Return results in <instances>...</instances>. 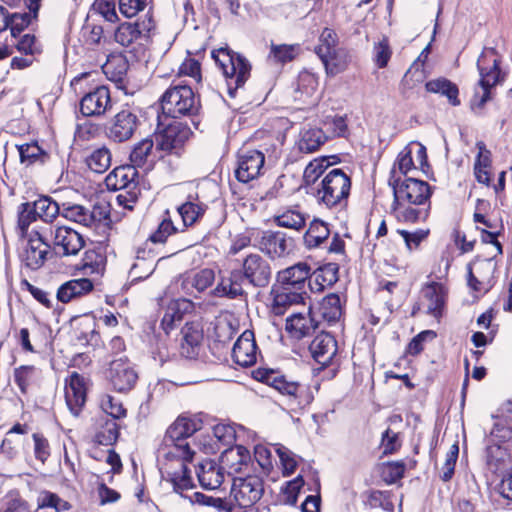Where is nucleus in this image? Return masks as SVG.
I'll use <instances>...</instances> for the list:
<instances>
[{
	"mask_svg": "<svg viewBox=\"0 0 512 512\" xmlns=\"http://www.w3.org/2000/svg\"><path fill=\"white\" fill-rule=\"evenodd\" d=\"M336 48H338L337 33L331 28H324L319 37V44L315 47V53L319 58H327Z\"/></svg>",
	"mask_w": 512,
	"mask_h": 512,
	"instance_id": "obj_47",
	"label": "nucleus"
},
{
	"mask_svg": "<svg viewBox=\"0 0 512 512\" xmlns=\"http://www.w3.org/2000/svg\"><path fill=\"white\" fill-rule=\"evenodd\" d=\"M65 400L70 412L78 416L86 401L84 378L73 372L65 386Z\"/></svg>",
	"mask_w": 512,
	"mask_h": 512,
	"instance_id": "obj_24",
	"label": "nucleus"
},
{
	"mask_svg": "<svg viewBox=\"0 0 512 512\" xmlns=\"http://www.w3.org/2000/svg\"><path fill=\"white\" fill-rule=\"evenodd\" d=\"M421 206L419 208L405 207V204H396L394 200L391 207L398 221L416 223L426 220L429 215L430 203Z\"/></svg>",
	"mask_w": 512,
	"mask_h": 512,
	"instance_id": "obj_38",
	"label": "nucleus"
},
{
	"mask_svg": "<svg viewBox=\"0 0 512 512\" xmlns=\"http://www.w3.org/2000/svg\"><path fill=\"white\" fill-rule=\"evenodd\" d=\"M86 164L95 173H104L111 165V152L106 147L95 149L87 158Z\"/></svg>",
	"mask_w": 512,
	"mask_h": 512,
	"instance_id": "obj_44",
	"label": "nucleus"
},
{
	"mask_svg": "<svg viewBox=\"0 0 512 512\" xmlns=\"http://www.w3.org/2000/svg\"><path fill=\"white\" fill-rule=\"evenodd\" d=\"M320 313L328 322H336L342 315L340 297L337 294L327 295L320 304Z\"/></svg>",
	"mask_w": 512,
	"mask_h": 512,
	"instance_id": "obj_45",
	"label": "nucleus"
},
{
	"mask_svg": "<svg viewBox=\"0 0 512 512\" xmlns=\"http://www.w3.org/2000/svg\"><path fill=\"white\" fill-rule=\"evenodd\" d=\"M101 407L106 414L105 416L113 418L115 421L126 415V410L122 403L110 395H106L102 399Z\"/></svg>",
	"mask_w": 512,
	"mask_h": 512,
	"instance_id": "obj_55",
	"label": "nucleus"
},
{
	"mask_svg": "<svg viewBox=\"0 0 512 512\" xmlns=\"http://www.w3.org/2000/svg\"><path fill=\"white\" fill-rule=\"evenodd\" d=\"M232 357L235 363L244 367L253 365L256 362L257 346L254 333L251 330H245L239 336L233 346Z\"/></svg>",
	"mask_w": 512,
	"mask_h": 512,
	"instance_id": "obj_22",
	"label": "nucleus"
},
{
	"mask_svg": "<svg viewBox=\"0 0 512 512\" xmlns=\"http://www.w3.org/2000/svg\"><path fill=\"white\" fill-rule=\"evenodd\" d=\"M60 213L66 219L82 224L83 226H90L94 221L93 214L90 210L78 204L63 205V209Z\"/></svg>",
	"mask_w": 512,
	"mask_h": 512,
	"instance_id": "obj_46",
	"label": "nucleus"
},
{
	"mask_svg": "<svg viewBox=\"0 0 512 512\" xmlns=\"http://www.w3.org/2000/svg\"><path fill=\"white\" fill-rule=\"evenodd\" d=\"M215 273L212 269H202L198 272L187 273L181 278V289L186 295L201 293L213 284Z\"/></svg>",
	"mask_w": 512,
	"mask_h": 512,
	"instance_id": "obj_27",
	"label": "nucleus"
},
{
	"mask_svg": "<svg viewBox=\"0 0 512 512\" xmlns=\"http://www.w3.org/2000/svg\"><path fill=\"white\" fill-rule=\"evenodd\" d=\"M31 204L36 216L46 223L52 222L60 214V206L49 196H41Z\"/></svg>",
	"mask_w": 512,
	"mask_h": 512,
	"instance_id": "obj_43",
	"label": "nucleus"
},
{
	"mask_svg": "<svg viewBox=\"0 0 512 512\" xmlns=\"http://www.w3.org/2000/svg\"><path fill=\"white\" fill-rule=\"evenodd\" d=\"M339 267L335 263H328L310 274L309 287L312 291L321 292L327 287H331L338 281Z\"/></svg>",
	"mask_w": 512,
	"mask_h": 512,
	"instance_id": "obj_32",
	"label": "nucleus"
},
{
	"mask_svg": "<svg viewBox=\"0 0 512 512\" xmlns=\"http://www.w3.org/2000/svg\"><path fill=\"white\" fill-rule=\"evenodd\" d=\"M35 372L36 368L30 365H23L15 369L14 381L23 394L27 393V390L34 378Z\"/></svg>",
	"mask_w": 512,
	"mask_h": 512,
	"instance_id": "obj_54",
	"label": "nucleus"
},
{
	"mask_svg": "<svg viewBox=\"0 0 512 512\" xmlns=\"http://www.w3.org/2000/svg\"><path fill=\"white\" fill-rule=\"evenodd\" d=\"M425 88L430 93L446 97L452 106H459L461 104L458 98L459 89L457 85L446 78L432 79L425 84Z\"/></svg>",
	"mask_w": 512,
	"mask_h": 512,
	"instance_id": "obj_36",
	"label": "nucleus"
},
{
	"mask_svg": "<svg viewBox=\"0 0 512 512\" xmlns=\"http://www.w3.org/2000/svg\"><path fill=\"white\" fill-rule=\"evenodd\" d=\"M499 59L493 48H485L477 60V68L480 74L479 85L482 93L476 92L472 101V106L483 108L490 99V89L501 80V70Z\"/></svg>",
	"mask_w": 512,
	"mask_h": 512,
	"instance_id": "obj_6",
	"label": "nucleus"
},
{
	"mask_svg": "<svg viewBox=\"0 0 512 512\" xmlns=\"http://www.w3.org/2000/svg\"><path fill=\"white\" fill-rule=\"evenodd\" d=\"M93 6L95 10L105 18V20L115 22L118 19L115 3L113 1L96 0Z\"/></svg>",
	"mask_w": 512,
	"mask_h": 512,
	"instance_id": "obj_64",
	"label": "nucleus"
},
{
	"mask_svg": "<svg viewBox=\"0 0 512 512\" xmlns=\"http://www.w3.org/2000/svg\"><path fill=\"white\" fill-rule=\"evenodd\" d=\"M309 350L314 360L321 366L326 367L332 363L338 347L335 338L331 334L322 332L310 343Z\"/></svg>",
	"mask_w": 512,
	"mask_h": 512,
	"instance_id": "obj_21",
	"label": "nucleus"
},
{
	"mask_svg": "<svg viewBox=\"0 0 512 512\" xmlns=\"http://www.w3.org/2000/svg\"><path fill=\"white\" fill-rule=\"evenodd\" d=\"M103 257L93 250L87 251L83 258V270L85 273H99L102 269Z\"/></svg>",
	"mask_w": 512,
	"mask_h": 512,
	"instance_id": "obj_60",
	"label": "nucleus"
},
{
	"mask_svg": "<svg viewBox=\"0 0 512 512\" xmlns=\"http://www.w3.org/2000/svg\"><path fill=\"white\" fill-rule=\"evenodd\" d=\"M330 235L328 225L319 219H314L304 235V243L308 248L320 246Z\"/></svg>",
	"mask_w": 512,
	"mask_h": 512,
	"instance_id": "obj_42",
	"label": "nucleus"
},
{
	"mask_svg": "<svg viewBox=\"0 0 512 512\" xmlns=\"http://www.w3.org/2000/svg\"><path fill=\"white\" fill-rule=\"evenodd\" d=\"M147 6V0H119L120 12L127 18L136 16Z\"/></svg>",
	"mask_w": 512,
	"mask_h": 512,
	"instance_id": "obj_59",
	"label": "nucleus"
},
{
	"mask_svg": "<svg viewBox=\"0 0 512 512\" xmlns=\"http://www.w3.org/2000/svg\"><path fill=\"white\" fill-rule=\"evenodd\" d=\"M191 130L181 122L172 121L165 128L154 134L156 151L160 154H178L185 142L189 139Z\"/></svg>",
	"mask_w": 512,
	"mask_h": 512,
	"instance_id": "obj_10",
	"label": "nucleus"
},
{
	"mask_svg": "<svg viewBox=\"0 0 512 512\" xmlns=\"http://www.w3.org/2000/svg\"><path fill=\"white\" fill-rule=\"evenodd\" d=\"M30 17L28 14H12L9 16V26L13 38L20 37L21 32L29 25Z\"/></svg>",
	"mask_w": 512,
	"mask_h": 512,
	"instance_id": "obj_62",
	"label": "nucleus"
},
{
	"mask_svg": "<svg viewBox=\"0 0 512 512\" xmlns=\"http://www.w3.org/2000/svg\"><path fill=\"white\" fill-rule=\"evenodd\" d=\"M212 57L226 78L228 94L235 97L237 89L243 87L250 77V63L242 55L228 48L214 50Z\"/></svg>",
	"mask_w": 512,
	"mask_h": 512,
	"instance_id": "obj_3",
	"label": "nucleus"
},
{
	"mask_svg": "<svg viewBox=\"0 0 512 512\" xmlns=\"http://www.w3.org/2000/svg\"><path fill=\"white\" fill-rule=\"evenodd\" d=\"M140 124L136 112L130 108H124L111 118L106 127V135L113 142L122 143L134 136Z\"/></svg>",
	"mask_w": 512,
	"mask_h": 512,
	"instance_id": "obj_11",
	"label": "nucleus"
},
{
	"mask_svg": "<svg viewBox=\"0 0 512 512\" xmlns=\"http://www.w3.org/2000/svg\"><path fill=\"white\" fill-rule=\"evenodd\" d=\"M275 223L284 228L300 230L305 225V217L297 210H286L275 216Z\"/></svg>",
	"mask_w": 512,
	"mask_h": 512,
	"instance_id": "obj_50",
	"label": "nucleus"
},
{
	"mask_svg": "<svg viewBox=\"0 0 512 512\" xmlns=\"http://www.w3.org/2000/svg\"><path fill=\"white\" fill-rule=\"evenodd\" d=\"M253 374L256 380L274 387L280 393L285 395L297 396L301 389V385L299 383L287 381L283 375H280L278 372L270 369L258 368L253 372Z\"/></svg>",
	"mask_w": 512,
	"mask_h": 512,
	"instance_id": "obj_25",
	"label": "nucleus"
},
{
	"mask_svg": "<svg viewBox=\"0 0 512 512\" xmlns=\"http://www.w3.org/2000/svg\"><path fill=\"white\" fill-rule=\"evenodd\" d=\"M459 455L458 443H454L446 454L445 462L440 470V478L442 481H450L454 475L456 462Z\"/></svg>",
	"mask_w": 512,
	"mask_h": 512,
	"instance_id": "obj_52",
	"label": "nucleus"
},
{
	"mask_svg": "<svg viewBox=\"0 0 512 512\" xmlns=\"http://www.w3.org/2000/svg\"><path fill=\"white\" fill-rule=\"evenodd\" d=\"M316 327L314 320L304 313H293L286 320V330L297 339L310 335Z\"/></svg>",
	"mask_w": 512,
	"mask_h": 512,
	"instance_id": "obj_35",
	"label": "nucleus"
},
{
	"mask_svg": "<svg viewBox=\"0 0 512 512\" xmlns=\"http://www.w3.org/2000/svg\"><path fill=\"white\" fill-rule=\"evenodd\" d=\"M294 99L302 104L315 105L319 100L318 79L309 72L299 75L297 88L294 91Z\"/></svg>",
	"mask_w": 512,
	"mask_h": 512,
	"instance_id": "obj_28",
	"label": "nucleus"
},
{
	"mask_svg": "<svg viewBox=\"0 0 512 512\" xmlns=\"http://www.w3.org/2000/svg\"><path fill=\"white\" fill-rule=\"evenodd\" d=\"M93 287V282L88 278L72 279L58 288L56 297L58 301L68 303L75 298L90 293Z\"/></svg>",
	"mask_w": 512,
	"mask_h": 512,
	"instance_id": "obj_30",
	"label": "nucleus"
},
{
	"mask_svg": "<svg viewBox=\"0 0 512 512\" xmlns=\"http://www.w3.org/2000/svg\"><path fill=\"white\" fill-rule=\"evenodd\" d=\"M258 248L270 258L288 256L295 248L294 239L282 231H263L257 242Z\"/></svg>",
	"mask_w": 512,
	"mask_h": 512,
	"instance_id": "obj_13",
	"label": "nucleus"
},
{
	"mask_svg": "<svg viewBox=\"0 0 512 512\" xmlns=\"http://www.w3.org/2000/svg\"><path fill=\"white\" fill-rule=\"evenodd\" d=\"M271 277L270 263L259 253H250L243 259L242 269H234L228 276H222L212 294L235 299L244 295V283L254 288H264L270 283Z\"/></svg>",
	"mask_w": 512,
	"mask_h": 512,
	"instance_id": "obj_1",
	"label": "nucleus"
},
{
	"mask_svg": "<svg viewBox=\"0 0 512 512\" xmlns=\"http://www.w3.org/2000/svg\"><path fill=\"white\" fill-rule=\"evenodd\" d=\"M273 301L271 304V312L276 316L284 315L287 310L295 305L304 304L306 295L284 286L274 285L271 290Z\"/></svg>",
	"mask_w": 512,
	"mask_h": 512,
	"instance_id": "obj_23",
	"label": "nucleus"
},
{
	"mask_svg": "<svg viewBox=\"0 0 512 512\" xmlns=\"http://www.w3.org/2000/svg\"><path fill=\"white\" fill-rule=\"evenodd\" d=\"M397 233L402 236L408 250H413L419 247L420 243L425 240L429 234V230L418 229L414 232L407 230H397Z\"/></svg>",
	"mask_w": 512,
	"mask_h": 512,
	"instance_id": "obj_57",
	"label": "nucleus"
},
{
	"mask_svg": "<svg viewBox=\"0 0 512 512\" xmlns=\"http://www.w3.org/2000/svg\"><path fill=\"white\" fill-rule=\"evenodd\" d=\"M154 29L155 22L148 12L143 19H138L134 23L120 24L115 30L114 39L123 47H130L133 44L144 45L149 41Z\"/></svg>",
	"mask_w": 512,
	"mask_h": 512,
	"instance_id": "obj_9",
	"label": "nucleus"
},
{
	"mask_svg": "<svg viewBox=\"0 0 512 512\" xmlns=\"http://www.w3.org/2000/svg\"><path fill=\"white\" fill-rule=\"evenodd\" d=\"M180 353L185 358H194L198 355L199 347L203 339V332L198 324L186 323L181 329Z\"/></svg>",
	"mask_w": 512,
	"mask_h": 512,
	"instance_id": "obj_29",
	"label": "nucleus"
},
{
	"mask_svg": "<svg viewBox=\"0 0 512 512\" xmlns=\"http://www.w3.org/2000/svg\"><path fill=\"white\" fill-rule=\"evenodd\" d=\"M161 108L171 118L191 116L198 112L199 100L189 85H171L161 97Z\"/></svg>",
	"mask_w": 512,
	"mask_h": 512,
	"instance_id": "obj_5",
	"label": "nucleus"
},
{
	"mask_svg": "<svg viewBox=\"0 0 512 512\" xmlns=\"http://www.w3.org/2000/svg\"><path fill=\"white\" fill-rule=\"evenodd\" d=\"M85 240L82 234L68 226H59L54 233V246L62 255H77L84 247Z\"/></svg>",
	"mask_w": 512,
	"mask_h": 512,
	"instance_id": "obj_19",
	"label": "nucleus"
},
{
	"mask_svg": "<svg viewBox=\"0 0 512 512\" xmlns=\"http://www.w3.org/2000/svg\"><path fill=\"white\" fill-rule=\"evenodd\" d=\"M163 155L156 151V145L153 138L147 137L139 141L133 147L130 153V161L133 167H142L148 162H153L156 158H162Z\"/></svg>",
	"mask_w": 512,
	"mask_h": 512,
	"instance_id": "obj_31",
	"label": "nucleus"
},
{
	"mask_svg": "<svg viewBox=\"0 0 512 512\" xmlns=\"http://www.w3.org/2000/svg\"><path fill=\"white\" fill-rule=\"evenodd\" d=\"M166 460L167 463L164 464V469L167 474V481L171 483L174 492L190 500L191 494H188V491L192 490L195 485L187 462L192 459L170 458Z\"/></svg>",
	"mask_w": 512,
	"mask_h": 512,
	"instance_id": "obj_12",
	"label": "nucleus"
},
{
	"mask_svg": "<svg viewBox=\"0 0 512 512\" xmlns=\"http://www.w3.org/2000/svg\"><path fill=\"white\" fill-rule=\"evenodd\" d=\"M389 185L393 189L396 204L426 205L430 203L432 194L430 185L412 177L401 180L391 171Z\"/></svg>",
	"mask_w": 512,
	"mask_h": 512,
	"instance_id": "obj_7",
	"label": "nucleus"
},
{
	"mask_svg": "<svg viewBox=\"0 0 512 512\" xmlns=\"http://www.w3.org/2000/svg\"><path fill=\"white\" fill-rule=\"evenodd\" d=\"M264 483L256 475L234 478L230 497L233 504L240 509L252 508L263 496Z\"/></svg>",
	"mask_w": 512,
	"mask_h": 512,
	"instance_id": "obj_8",
	"label": "nucleus"
},
{
	"mask_svg": "<svg viewBox=\"0 0 512 512\" xmlns=\"http://www.w3.org/2000/svg\"><path fill=\"white\" fill-rule=\"evenodd\" d=\"M111 107L110 90L103 85L85 94L80 101V111L87 117L102 116Z\"/></svg>",
	"mask_w": 512,
	"mask_h": 512,
	"instance_id": "obj_15",
	"label": "nucleus"
},
{
	"mask_svg": "<svg viewBox=\"0 0 512 512\" xmlns=\"http://www.w3.org/2000/svg\"><path fill=\"white\" fill-rule=\"evenodd\" d=\"M119 436V427L113 418L102 416L97 424L94 441L100 445H113Z\"/></svg>",
	"mask_w": 512,
	"mask_h": 512,
	"instance_id": "obj_37",
	"label": "nucleus"
},
{
	"mask_svg": "<svg viewBox=\"0 0 512 512\" xmlns=\"http://www.w3.org/2000/svg\"><path fill=\"white\" fill-rule=\"evenodd\" d=\"M265 157L259 150H241L238 154V165L235 170L236 178L247 183L260 175Z\"/></svg>",
	"mask_w": 512,
	"mask_h": 512,
	"instance_id": "obj_14",
	"label": "nucleus"
},
{
	"mask_svg": "<svg viewBox=\"0 0 512 512\" xmlns=\"http://www.w3.org/2000/svg\"><path fill=\"white\" fill-rule=\"evenodd\" d=\"M81 34L86 45L95 46L100 44L103 28L99 25L87 24L82 28Z\"/></svg>",
	"mask_w": 512,
	"mask_h": 512,
	"instance_id": "obj_61",
	"label": "nucleus"
},
{
	"mask_svg": "<svg viewBox=\"0 0 512 512\" xmlns=\"http://www.w3.org/2000/svg\"><path fill=\"white\" fill-rule=\"evenodd\" d=\"M136 168L130 165L114 168L106 177L105 183L109 190L120 191L138 187Z\"/></svg>",
	"mask_w": 512,
	"mask_h": 512,
	"instance_id": "obj_26",
	"label": "nucleus"
},
{
	"mask_svg": "<svg viewBox=\"0 0 512 512\" xmlns=\"http://www.w3.org/2000/svg\"><path fill=\"white\" fill-rule=\"evenodd\" d=\"M206 209L207 205L199 202L197 198L194 199L190 196L177 210L184 226L189 227L195 224L204 215Z\"/></svg>",
	"mask_w": 512,
	"mask_h": 512,
	"instance_id": "obj_40",
	"label": "nucleus"
},
{
	"mask_svg": "<svg viewBox=\"0 0 512 512\" xmlns=\"http://www.w3.org/2000/svg\"><path fill=\"white\" fill-rule=\"evenodd\" d=\"M351 190L350 177L339 168L331 169L322 180L311 188L318 204L329 209L343 208L348 203Z\"/></svg>",
	"mask_w": 512,
	"mask_h": 512,
	"instance_id": "obj_2",
	"label": "nucleus"
},
{
	"mask_svg": "<svg viewBox=\"0 0 512 512\" xmlns=\"http://www.w3.org/2000/svg\"><path fill=\"white\" fill-rule=\"evenodd\" d=\"M330 165L331 162L327 157L316 158L309 162L303 173V183L307 193L311 194V188L316 187L318 178Z\"/></svg>",
	"mask_w": 512,
	"mask_h": 512,
	"instance_id": "obj_39",
	"label": "nucleus"
},
{
	"mask_svg": "<svg viewBox=\"0 0 512 512\" xmlns=\"http://www.w3.org/2000/svg\"><path fill=\"white\" fill-rule=\"evenodd\" d=\"M295 46L293 45H272L270 57L276 62L286 63L294 59L295 57Z\"/></svg>",
	"mask_w": 512,
	"mask_h": 512,
	"instance_id": "obj_58",
	"label": "nucleus"
},
{
	"mask_svg": "<svg viewBox=\"0 0 512 512\" xmlns=\"http://www.w3.org/2000/svg\"><path fill=\"white\" fill-rule=\"evenodd\" d=\"M327 74L336 75L343 72L349 65L350 56L346 49L338 47L331 51L327 58H320Z\"/></svg>",
	"mask_w": 512,
	"mask_h": 512,
	"instance_id": "obj_41",
	"label": "nucleus"
},
{
	"mask_svg": "<svg viewBox=\"0 0 512 512\" xmlns=\"http://www.w3.org/2000/svg\"><path fill=\"white\" fill-rule=\"evenodd\" d=\"M327 139L328 137L322 129L318 127H304L299 133L297 146L303 153H312L317 151Z\"/></svg>",
	"mask_w": 512,
	"mask_h": 512,
	"instance_id": "obj_34",
	"label": "nucleus"
},
{
	"mask_svg": "<svg viewBox=\"0 0 512 512\" xmlns=\"http://www.w3.org/2000/svg\"><path fill=\"white\" fill-rule=\"evenodd\" d=\"M199 422L187 417H178L167 429L164 444L169 449L165 458L193 459L194 451L187 441L198 429Z\"/></svg>",
	"mask_w": 512,
	"mask_h": 512,
	"instance_id": "obj_4",
	"label": "nucleus"
},
{
	"mask_svg": "<svg viewBox=\"0 0 512 512\" xmlns=\"http://www.w3.org/2000/svg\"><path fill=\"white\" fill-rule=\"evenodd\" d=\"M17 214L18 234L21 237H26L29 226L39 218L38 216H36V213L34 212V207L32 206L31 202H24L20 204L18 207Z\"/></svg>",
	"mask_w": 512,
	"mask_h": 512,
	"instance_id": "obj_48",
	"label": "nucleus"
},
{
	"mask_svg": "<svg viewBox=\"0 0 512 512\" xmlns=\"http://www.w3.org/2000/svg\"><path fill=\"white\" fill-rule=\"evenodd\" d=\"M21 163L31 165L37 161L44 162L46 153L36 142L25 143L17 146Z\"/></svg>",
	"mask_w": 512,
	"mask_h": 512,
	"instance_id": "obj_49",
	"label": "nucleus"
},
{
	"mask_svg": "<svg viewBox=\"0 0 512 512\" xmlns=\"http://www.w3.org/2000/svg\"><path fill=\"white\" fill-rule=\"evenodd\" d=\"M405 464L403 462H389L382 468V477L386 483L392 484L404 476Z\"/></svg>",
	"mask_w": 512,
	"mask_h": 512,
	"instance_id": "obj_56",
	"label": "nucleus"
},
{
	"mask_svg": "<svg viewBox=\"0 0 512 512\" xmlns=\"http://www.w3.org/2000/svg\"><path fill=\"white\" fill-rule=\"evenodd\" d=\"M274 448L280 458L284 474L290 475L294 473L298 465L297 455H295L288 448L280 444H276Z\"/></svg>",
	"mask_w": 512,
	"mask_h": 512,
	"instance_id": "obj_53",
	"label": "nucleus"
},
{
	"mask_svg": "<svg viewBox=\"0 0 512 512\" xmlns=\"http://www.w3.org/2000/svg\"><path fill=\"white\" fill-rule=\"evenodd\" d=\"M51 254L50 245L37 231H33L28 238V243L23 254L25 266L32 270L41 268L48 255Z\"/></svg>",
	"mask_w": 512,
	"mask_h": 512,
	"instance_id": "obj_18",
	"label": "nucleus"
},
{
	"mask_svg": "<svg viewBox=\"0 0 512 512\" xmlns=\"http://www.w3.org/2000/svg\"><path fill=\"white\" fill-rule=\"evenodd\" d=\"M422 297L427 302L426 313L436 319L441 318L446 305L448 290L439 282H431L422 288Z\"/></svg>",
	"mask_w": 512,
	"mask_h": 512,
	"instance_id": "obj_20",
	"label": "nucleus"
},
{
	"mask_svg": "<svg viewBox=\"0 0 512 512\" xmlns=\"http://www.w3.org/2000/svg\"><path fill=\"white\" fill-rule=\"evenodd\" d=\"M197 477L200 485L207 490L219 488L224 481L222 468L213 461L200 464L197 469Z\"/></svg>",
	"mask_w": 512,
	"mask_h": 512,
	"instance_id": "obj_33",
	"label": "nucleus"
},
{
	"mask_svg": "<svg viewBox=\"0 0 512 512\" xmlns=\"http://www.w3.org/2000/svg\"><path fill=\"white\" fill-rule=\"evenodd\" d=\"M108 377L114 390L118 392L131 390L138 379L134 368L123 358L115 359L111 362Z\"/></svg>",
	"mask_w": 512,
	"mask_h": 512,
	"instance_id": "obj_16",
	"label": "nucleus"
},
{
	"mask_svg": "<svg viewBox=\"0 0 512 512\" xmlns=\"http://www.w3.org/2000/svg\"><path fill=\"white\" fill-rule=\"evenodd\" d=\"M310 266L305 262H299L291 267L283 269L277 274V284L301 292L307 295L305 287L306 281L310 278Z\"/></svg>",
	"mask_w": 512,
	"mask_h": 512,
	"instance_id": "obj_17",
	"label": "nucleus"
},
{
	"mask_svg": "<svg viewBox=\"0 0 512 512\" xmlns=\"http://www.w3.org/2000/svg\"><path fill=\"white\" fill-rule=\"evenodd\" d=\"M38 508H53L56 512L68 511L71 504L57 494L50 491H43L38 497Z\"/></svg>",
	"mask_w": 512,
	"mask_h": 512,
	"instance_id": "obj_51",
	"label": "nucleus"
},
{
	"mask_svg": "<svg viewBox=\"0 0 512 512\" xmlns=\"http://www.w3.org/2000/svg\"><path fill=\"white\" fill-rule=\"evenodd\" d=\"M390 57L391 50L386 39H383L374 46V60L379 68L386 67Z\"/></svg>",
	"mask_w": 512,
	"mask_h": 512,
	"instance_id": "obj_63",
	"label": "nucleus"
}]
</instances>
